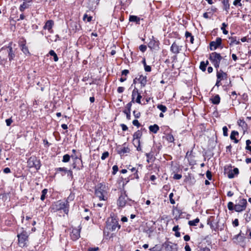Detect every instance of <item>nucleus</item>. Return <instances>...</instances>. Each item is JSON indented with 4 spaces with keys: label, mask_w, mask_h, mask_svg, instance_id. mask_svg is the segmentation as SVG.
<instances>
[{
    "label": "nucleus",
    "mask_w": 251,
    "mask_h": 251,
    "mask_svg": "<svg viewBox=\"0 0 251 251\" xmlns=\"http://www.w3.org/2000/svg\"><path fill=\"white\" fill-rule=\"evenodd\" d=\"M207 224L210 226V228L212 229H214V226L213 224L212 223V222L208 221Z\"/></svg>",
    "instance_id": "e2e57ef3"
},
{
    "label": "nucleus",
    "mask_w": 251,
    "mask_h": 251,
    "mask_svg": "<svg viewBox=\"0 0 251 251\" xmlns=\"http://www.w3.org/2000/svg\"><path fill=\"white\" fill-rule=\"evenodd\" d=\"M53 24H54V23L52 20H48L45 23V25H44V26L43 27V28L45 30L47 29V30H49V31H50L52 29Z\"/></svg>",
    "instance_id": "2eb2a0df"
},
{
    "label": "nucleus",
    "mask_w": 251,
    "mask_h": 251,
    "mask_svg": "<svg viewBox=\"0 0 251 251\" xmlns=\"http://www.w3.org/2000/svg\"><path fill=\"white\" fill-rule=\"evenodd\" d=\"M200 222V219L198 218H197L196 219L189 221L188 222V224L190 226H196Z\"/></svg>",
    "instance_id": "cd10ccee"
},
{
    "label": "nucleus",
    "mask_w": 251,
    "mask_h": 251,
    "mask_svg": "<svg viewBox=\"0 0 251 251\" xmlns=\"http://www.w3.org/2000/svg\"><path fill=\"white\" fill-rule=\"evenodd\" d=\"M208 65V61H206V62L204 61H201L200 63V68L203 72L205 71L206 68L207 66Z\"/></svg>",
    "instance_id": "a878e982"
},
{
    "label": "nucleus",
    "mask_w": 251,
    "mask_h": 251,
    "mask_svg": "<svg viewBox=\"0 0 251 251\" xmlns=\"http://www.w3.org/2000/svg\"><path fill=\"white\" fill-rule=\"evenodd\" d=\"M227 26V24H226L225 23H223L222 24V26L221 27V29L223 30V33L226 35L228 33V31L225 29V27H226Z\"/></svg>",
    "instance_id": "58836bf2"
},
{
    "label": "nucleus",
    "mask_w": 251,
    "mask_h": 251,
    "mask_svg": "<svg viewBox=\"0 0 251 251\" xmlns=\"http://www.w3.org/2000/svg\"><path fill=\"white\" fill-rule=\"evenodd\" d=\"M222 44V39L220 38H217L215 41H213L210 43V50H215L219 47Z\"/></svg>",
    "instance_id": "6e6552de"
},
{
    "label": "nucleus",
    "mask_w": 251,
    "mask_h": 251,
    "mask_svg": "<svg viewBox=\"0 0 251 251\" xmlns=\"http://www.w3.org/2000/svg\"><path fill=\"white\" fill-rule=\"evenodd\" d=\"M229 39H230V45L233 44L238 45L240 44L239 41L237 40L235 37H231V38Z\"/></svg>",
    "instance_id": "f704fd0d"
},
{
    "label": "nucleus",
    "mask_w": 251,
    "mask_h": 251,
    "mask_svg": "<svg viewBox=\"0 0 251 251\" xmlns=\"http://www.w3.org/2000/svg\"><path fill=\"white\" fill-rule=\"evenodd\" d=\"M223 135L225 136H227L228 135L227 131L228 129L226 126H225L223 127Z\"/></svg>",
    "instance_id": "09e8293b"
},
{
    "label": "nucleus",
    "mask_w": 251,
    "mask_h": 251,
    "mask_svg": "<svg viewBox=\"0 0 251 251\" xmlns=\"http://www.w3.org/2000/svg\"><path fill=\"white\" fill-rule=\"evenodd\" d=\"M124 113L126 115L127 119L130 120V111H127V110H124Z\"/></svg>",
    "instance_id": "864d4df0"
},
{
    "label": "nucleus",
    "mask_w": 251,
    "mask_h": 251,
    "mask_svg": "<svg viewBox=\"0 0 251 251\" xmlns=\"http://www.w3.org/2000/svg\"><path fill=\"white\" fill-rule=\"evenodd\" d=\"M48 192V189H44L42 191V195L41 196V200L42 201H44L46 198V195H47Z\"/></svg>",
    "instance_id": "c9c22d12"
},
{
    "label": "nucleus",
    "mask_w": 251,
    "mask_h": 251,
    "mask_svg": "<svg viewBox=\"0 0 251 251\" xmlns=\"http://www.w3.org/2000/svg\"><path fill=\"white\" fill-rule=\"evenodd\" d=\"M159 42L158 41L155 40L153 37L151 39L149 43L148 46L151 49H156L158 48Z\"/></svg>",
    "instance_id": "f8f14e48"
},
{
    "label": "nucleus",
    "mask_w": 251,
    "mask_h": 251,
    "mask_svg": "<svg viewBox=\"0 0 251 251\" xmlns=\"http://www.w3.org/2000/svg\"><path fill=\"white\" fill-rule=\"evenodd\" d=\"M25 40H24L23 43L21 45V47L22 48L21 49L25 54H29L28 48L25 46Z\"/></svg>",
    "instance_id": "412c9836"
},
{
    "label": "nucleus",
    "mask_w": 251,
    "mask_h": 251,
    "mask_svg": "<svg viewBox=\"0 0 251 251\" xmlns=\"http://www.w3.org/2000/svg\"><path fill=\"white\" fill-rule=\"evenodd\" d=\"M132 102H134L133 101H130L128 102L126 106V109L125 110H127V111H130L131 108L132 106Z\"/></svg>",
    "instance_id": "c03bdc74"
},
{
    "label": "nucleus",
    "mask_w": 251,
    "mask_h": 251,
    "mask_svg": "<svg viewBox=\"0 0 251 251\" xmlns=\"http://www.w3.org/2000/svg\"><path fill=\"white\" fill-rule=\"evenodd\" d=\"M234 226L236 227L239 226V221L237 219H235L232 222Z\"/></svg>",
    "instance_id": "052dcab7"
},
{
    "label": "nucleus",
    "mask_w": 251,
    "mask_h": 251,
    "mask_svg": "<svg viewBox=\"0 0 251 251\" xmlns=\"http://www.w3.org/2000/svg\"><path fill=\"white\" fill-rule=\"evenodd\" d=\"M182 48V46L179 45L176 42H174L172 44L170 48V50L173 53L177 54L179 53L181 50Z\"/></svg>",
    "instance_id": "1a4fd4ad"
},
{
    "label": "nucleus",
    "mask_w": 251,
    "mask_h": 251,
    "mask_svg": "<svg viewBox=\"0 0 251 251\" xmlns=\"http://www.w3.org/2000/svg\"><path fill=\"white\" fill-rule=\"evenodd\" d=\"M70 159V156L69 154H65L63 157L62 162H68L69 161Z\"/></svg>",
    "instance_id": "a19ab883"
},
{
    "label": "nucleus",
    "mask_w": 251,
    "mask_h": 251,
    "mask_svg": "<svg viewBox=\"0 0 251 251\" xmlns=\"http://www.w3.org/2000/svg\"><path fill=\"white\" fill-rule=\"evenodd\" d=\"M132 124L134 126H136L138 127L140 126V124L137 120H134L132 121Z\"/></svg>",
    "instance_id": "5fc2aeb1"
},
{
    "label": "nucleus",
    "mask_w": 251,
    "mask_h": 251,
    "mask_svg": "<svg viewBox=\"0 0 251 251\" xmlns=\"http://www.w3.org/2000/svg\"><path fill=\"white\" fill-rule=\"evenodd\" d=\"M142 136V132L141 130H138L137 131H136L133 135V144L134 146L136 147L137 150L138 151H140L141 150V148L140 147V139Z\"/></svg>",
    "instance_id": "7ed1b4c3"
},
{
    "label": "nucleus",
    "mask_w": 251,
    "mask_h": 251,
    "mask_svg": "<svg viewBox=\"0 0 251 251\" xmlns=\"http://www.w3.org/2000/svg\"><path fill=\"white\" fill-rule=\"evenodd\" d=\"M139 50L143 52H145L147 50V46L144 45H141L139 46Z\"/></svg>",
    "instance_id": "49530a36"
},
{
    "label": "nucleus",
    "mask_w": 251,
    "mask_h": 251,
    "mask_svg": "<svg viewBox=\"0 0 251 251\" xmlns=\"http://www.w3.org/2000/svg\"><path fill=\"white\" fill-rule=\"evenodd\" d=\"M147 157V161L148 162H150V160L152 158V154H151V153H148L146 154Z\"/></svg>",
    "instance_id": "4d7b16f0"
},
{
    "label": "nucleus",
    "mask_w": 251,
    "mask_h": 251,
    "mask_svg": "<svg viewBox=\"0 0 251 251\" xmlns=\"http://www.w3.org/2000/svg\"><path fill=\"white\" fill-rule=\"evenodd\" d=\"M18 237L19 246L21 247H25L27 241L28 235L27 232L23 231L21 234L18 235Z\"/></svg>",
    "instance_id": "423d86ee"
},
{
    "label": "nucleus",
    "mask_w": 251,
    "mask_h": 251,
    "mask_svg": "<svg viewBox=\"0 0 251 251\" xmlns=\"http://www.w3.org/2000/svg\"><path fill=\"white\" fill-rule=\"evenodd\" d=\"M129 151V149L127 147H121L118 148V152L119 154H123L125 153L128 152Z\"/></svg>",
    "instance_id": "aec40b11"
},
{
    "label": "nucleus",
    "mask_w": 251,
    "mask_h": 251,
    "mask_svg": "<svg viewBox=\"0 0 251 251\" xmlns=\"http://www.w3.org/2000/svg\"><path fill=\"white\" fill-rule=\"evenodd\" d=\"M144 69L146 72H150L151 70V66L149 65L144 66Z\"/></svg>",
    "instance_id": "bf43d9fd"
},
{
    "label": "nucleus",
    "mask_w": 251,
    "mask_h": 251,
    "mask_svg": "<svg viewBox=\"0 0 251 251\" xmlns=\"http://www.w3.org/2000/svg\"><path fill=\"white\" fill-rule=\"evenodd\" d=\"M29 5L27 4V3H26L25 2H24L23 4H22L20 7L19 10L21 12H23L25 9L27 8L28 7Z\"/></svg>",
    "instance_id": "2f4dec72"
},
{
    "label": "nucleus",
    "mask_w": 251,
    "mask_h": 251,
    "mask_svg": "<svg viewBox=\"0 0 251 251\" xmlns=\"http://www.w3.org/2000/svg\"><path fill=\"white\" fill-rule=\"evenodd\" d=\"M217 77L218 79V81H221L222 80L226 78L227 74L223 71L220 70L217 73Z\"/></svg>",
    "instance_id": "ddd939ff"
},
{
    "label": "nucleus",
    "mask_w": 251,
    "mask_h": 251,
    "mask_svg": "<svg viewBox=\"0 0 251 251\" xmlns=\"http://www.w3.org/2000/svg\"><path fill=\"white\" fill-rule=\"evenodd\" d=\"M130 170L132 172L134 173V177L138 179L139 178V176L137 174V170L135 168L132 167L131 169H130Z\"/></svg>",
    "instance_id": "ea45409f"
},
{
    "label": "nucleus",
    "mask_w": 251,
    "mask_h": 251,
    "mask_svg": "<svg viewBox=\"0 0 251 251\" xmlns=\"http://www.w3.org/2000/svg\"><path fill=\"white\" fill-rule=\"evenodd\" d=\"M209 60L216 68L219 67L220 61L222 59V57L220 53L216 52H212L209 57Z\"/></svg>",
    "instance_id": "f03ea898"
},
{
    "label": "nucleus",
    "mask_w": 251,
    "mask_h": 251,
    "mask_svg": "<svg viewBox=\"0 0 251 251\" xmlns=\"http://www.w3.org/2000/svg\"><path fill=\"white\" fill-rule=\"evenodd\" d=\"M55 171H56V173L62 172L64 173V174H66L67 173V172H68V170L67 169V168H64V167L57 168L55 169Z\"/></svg>",
    "instance_id": "72a5a7b5"
},
{
    "label": "nucleus",
    "mask_w": 251,
    "mask_h": 251,
    "mask_svg": "<svg viewBox=\"0 0 251 251\" xmlns=\"http://www.w3.org/2000/svg\"><path fill=\"white\" fill-rule=\"evenodd\" d=\"M185 37L187 41L189 40L191 44H193L194 40V37L193 36H192V34L190 32L186 31L185 32Z\"/></svg>",
    "instance_id": "393cba45"
},
{
    "label": "nucleus",
    "mask_w": 251,
    "mask_h": 251,
    "mask_svg": "<svg viewBox=\"0 0 251 251\" xmlns=\"http://www.w3.org/2000/svg\"><path fill=\"white\" fill-rule=\"evenodd\" d=\"M149 129L151 132L153 133H156L159 129V127L157 125L154 124L153 125L150 126Z\"/></svg>",
    "instance_id": "f3484780"
},
{
    "label": "nucleus",
    "mask_w": 251,
    "mask_h": 251,
    "mask_svg": "<svg viewBox=\"0 0 251 251\" xmlns=\"http://www.w3.org/2000/svg\"><path fill=\"white\" fill-rule=\"evenodd\" d=\"M239 174V170L238 168H234L231 172L228 174V177L229 178H232L234 177L235 175H238Z\"/></svg>",
    "instance_id": "a211bd4d"
},
{
    "label": "nucleus",
    "mask_w": 251,
    "mask_h": 251,
    "mask_svg": "<svg viewBox=\"0 0 251 251\" xmlns=\"http://www.w3.org/2000/svg\"><path fill=\"white\" fill-rule=\"evenodd\" d=\"M75 195L74 194L71 193L65 201H67V203L69 204V201H73Z\"/></svg>",
    "instance_id": "4c0bfd02"
},
{
    "label": "nucleus",
    "mask_w": 251,
    "mask_h": 251,
    "mask_svg": "<svg viewBox=\"0 0 251 251\" xmlns=\"http://www.w3.org/2000/svg\"><path fill=\"white\" fill-rule=\"evenodd\" d=\"M8 57L9 61H11L15 57V54L13 51L12 48L11 46L8 47Z\"/></svg>",
    "instance_id": "4be33fe9"
},
{
    "label": "nucleus",
    "mask_w": 251,
    "mask_h": 251,
    "mask_svg": "<svg viewBox=\"0 0 251 251\" xmlns=\"http://www.w3.org/2000/svg\"><path fill=\"white\" fill-rule=\"evenodd\" d=\"M174 196V194L173 193H171L169 195V199H170V202L171 204H175V200L173 199V197Z\"/></svg>",
    "instance_id": "8fccbe9b"
},
{
    "label": "nucleus",
    "mask_w": 251,
    "mask_h": 251,
    "mask_svg": "<svg viewBox=\"0 0 251 251\" xmlns=\"http://www.w3.org/2000/svg\"><path fill=\"white\" fill-rule=\"evenodd\" d=\"M182 177V176L180 174H175L173 178L175 179H180Z\"/></svg>",
    "instance_id": "13d9d810"
},
{
    "label": "nucleus",
    "mask_w": 251,
    "mask_h": 251,
    "mask_svg": "<svg viewBox=\"0 0 251 251\" xmlns=\"http://www.w3.org/2000/svg\"><path fill=\"white\" fill-rule=\"evenodd\" d=\"M69 204L67 203V201H59L52 205L51 209L53 212L63 210L66 214H68L69 211Z\"/></svg>",
    "instance_id": "f257e3e1"
},
{
    "label": "nucleus",
    "mask_w": 251,
    "mask_h": 251,
    "mask_svg": "<svg viewBox=\"0 0 251 251\" xmlns=\"http://www.w3.org/2000/svg\"><path fill=\"white\" fill-rule=\"evenodd\" d=\"M129 73V71L128 70H124L122 72V75H126Z\"/></svg>",
    "instance_id": "338daca9"
},
{
    "label": "nucleus",
    "mask_w": 251,
    "mask_h": 251,
    "mask_svg": "<svg viewBox=\"0 0 251 251\" xmlns=\"http://www.w3.org/2000/svg\"><path fill=\"white\" fill-rule=\"evenodd\" d=\"M234 205L233 203L231 201L227 203V208L229 210H234Z\"/></svg>",
    "instance_id": "37998d69"
},
{
    "label": "nucleus",
    "mask_w": 251,
    "mask_h": 251,
    "mask_svg": "<svg viewBox=\"0 0 251 251\" xmlns=\"http://www.w3.org/2000/svg\"><path fill=\"white\" fill-rule=\"evenodd\" d=\"M142 98V96L141 95H140V93H139L138 94V95L136 97V100L135 101L139 103V104H140L141 103V99Z\"/></svg>",
    "instance_id": "3c124183"
},
{
    "label": "nucleus",
    "mask_w": 251,
    "mask_h": 251,
    "mask_svg": "<svg viewBox=\"0 0 251 251\" xmlns=\"http://www.w3.org/2000/svg\"><path fill=\"white\" fill-rule=\"evenodd\" d=\"M139 91H138V90L135 88L132 91V101H133L134 102V100L135 98L136 97H137V96L138 95V94H139Z\"/></svg>",
    "instance_id": "7c9ffc66"
},
{
    "label": "nucleus",
    "mask_w": 251,
    "mask_h": 251,
    "mask_svg": "<svg viewBox=\"0 0 251 251\" xmlns=\"http://www.w3.org/2000/svg\"><path fill=\"white\" fill-rule=\"evenodd\" d=\"M125 90V88L123 87H119L117 89V92L119 93H123Z\"/></svg>",
    "instance_id": "680f3d73"
},
{
    "label": "nucleus",
    "mask_w": 251,
    "mask_h": 251,
    "mask_svg": "<svg viewBox=\"0 0 251 251\" xmlns=\"http://www.w3.org/2000/svg\"><path fill=\"white\" fill-rule=\"evenodd\" d=\"M133 115L136 118H139L140 116H141V113L140 112H138L137 111H135L134 110L133 112Z\"/></svg>",
    "instance_id": "de8ad7c7"
},
{
    "label": "nucleus",
    "mask_w": 251,
    "mask_h": 251,
    "mask_svg": "<svg viewBox=\"0 0 251 251\" xmlns=\"http://www.w3.org/2000/svg\"><path fill=\"white\" fill-rule=\"evenodd\" d=\"M126 196L125 194H122L119 198L117 204L121 207L125 206L126 202Z\"/></svg>",
    "instance_id": "9b49d317"
},
{
    "label": "nucleus",
    "mask_w": 251,
    "mask_h": 251,
    "mask_svg": "<svg viewBox=\"0 0 251 251\" xmlns=\"http://www.w3.org/2000/svg\"><path fill=\"white\" fill-rule=\"evenodd\" d=\"M129 20L130 22H135L136 24H139L140 19L136 16L131 15L130 16Z\"/></svg>",
    "instance_id": "b1692460"
},
{
    "label": "nucleus",
    "mask_w": 251,
    "mask_h": 251,
    "mask_svg": "<svg viewBox=\"0 0 251 251\" xmlns=\"http://www.w3.org/2000/svg\"><path fill=\"white\" fill-rule=\"evenodd\" d=\"M112 170H113L112 174L115 175L118 171V166L117 165L113 166L112 167Z\"/></svg>",
    "instance_id": "603ef678"
},
{
    "label": "nucleus",
    "mask_w": 251,
    "mask_h": 251,
    "mask_svg": "<svg viewBox=\"0 0 251 251\" xmlns=\"http://www.w3.org/2000/svg\"><path fill=\"white\" fill-rule=\"evenodd\" d=\"M49 54L53 57V60L55 62H57L58 60V56L53 50H50L49 51Z\"/></svg>",
    "instance_id": "c756f323"
},
{
    "label": "nucleus",
    "mask_w": 251,
    "mask_h": 251,
    "mask_svg": "<svg viewBox=\"0 0 251 251\" xmlns=\"http://www.w3.org/2000/svg\"><path fill=\"white\" fill-rule=\"evenodd\" d=\"M206 176L207 178L209 180H211V178H212V175H211V173L209 171H207L206 172Z\"/></svg>",
    "instance_id": "6e6d98bb"
},
{
    "label": "nucleus",
    "mask_w": 251,
    "mask_h": 251,
    "mask_svg": "<svg viewBox=\"0 0 251 251\" xmlns=\"http://www.w3.org/2000/svg\"><path fill=\"white\" fill-rule=\"evenodd\" d=\"M72 239L75 241L80 237V229L77 228H73L70 234Z\"/></svg>",
    "instance_id": "9d476101"
},
{
    "label": "nucleus",
    "mask_w": 251,
    "mask_h": 251,
    "mask_svg": "<svg viewBox=\"0 0 251 251\" xmlns=\"http://www.w3.org/2000/svg\"><path fill=\"white\" fill-rule=\"evenodd\" d=\"M108 156H109V152L108 151H105L102 153V154L101 156V159L102 160H104L107 157H108Z\"/></svg>",
    "instance_id": "a18cd8bd"
},
{
    "label": "nucleus",
    "mask_w": 251,
    "mask_h": 251,
    "mask_svg": "<svg viewBox=\"0 0 251 251\" xmlns=\"http://www.w3.org/2000/svg\"><path fill=\"white\" fill-rule=\"evenodd\" d=\"M185 251H191L190 246L187 244L185 246Z\"/></svg>",
    "instance_id": "774afa93"
},
{
    "label": "nucleus",
    "mask_w": 251,
    "mask_h": 251,
    "mask_svg": "<svg viewBox=\"0 0 251 251\" xmlns=\"http://www.w3.org/2000/svg\"><path fill=\"white\" fill-rule=\"evenodd\" d=\"M247 204V200L245 199H241L239 200V203L234 205V210L238 212H242L245 210Z\"/></svg>",
    "instance_id": "39448f33"
},
{
    "label": "nucleus",
    "mask_w": 251,
    "mask_h": 251,
    "mask_svg": "<svg viewBox=\"0 0 251 251\" xmlns=\"http://www.w3.org/2000/svg\"><path fill=\"white\" fill-rule=\"evenodd\" d=\"M95 194L99 198L100 200L105 201L106 200L105 197L106 195V192L101 187H100L96 190Z\"/></svg>",
    "instance_id": "0eeeda50"
},
{
    "label": "nucleus",
    "mask_w": 251,
    "mask_h": 251,
    "mask_svg": "<svg viewBox=\"0 0 251 251\" xmlns=\"http://www.w3.org/2000/svg\"><path fill=\"white\" fill-rule=\"evenodd\" d=\"M27 163L29 168H35L36 170L39 169L41 166L39 160L35 156L30 157Z\"/></svg>",
    "instance_id": "20e7f679"
},
{
    "label": "nucleus",
    "mask_w": 251,
    "mask_h": 251,
    "mask_svg": "<svg viewBox=\"0 0 251 251\" xmlns=\"http://www.w3.org/2000/svg\"><path fill=\"white\" fill-rule=\"evenodd\" d=\"M121 126L123 131H126L128 129L127 126L125 124H122Z\"/></svg>",
    "instance_id": "69168bd1"
},
{
    "label": "nucleus",
    "mask_w": 251,
    "mask_h": 251,
    "mask_svg": "<svg viewBox=\"0 0 251 251\" xmlns=\"http://www.w3.org/2000/svg\"><path fill=\"white\" fill-rule=\"evenodd\" d=\"M166 139L169 142H173L174 141V136L171 134H168L166 135Z\"/></svg>",
    "instance_id": "473e14b6"
},
{
    "label": "nucleus",
    "mask_w": 251,
    "mask_h": 251,
    "mask_svg": "<svg viewBox=\"0 0 251 251\" xmlns=\"http://www.w3.org/2000/svg\"><path fill=\"white\" fill-rule=\"evenodd\" d=\"M136 79H137L139 81L142 87L145 86L147 82L146 76L140 75L138 78H136Z\"/></svg>",
    "instance_id": "4468645a"
},
{
    "label": "nucleus",
    "mask_w": 251,
    "mask_h": 251,
    "mask_svg": "<svg viewBox=\"0 0 251 251\" xmlns=\"http://www.w3.org/2000/svg\"><path fill=\"white\" fill-rule=\"evenodd\" d=\"M121 227L120 225L119 224L118 222L117 221L112 220V225L110 228L111 231H114L116 229H119Z\"/></svg>",
    "instance_id": "dca6fc26"
},
{
    "label": "nucleus",
    "mask_w": 251,
    "mask_h": 251,
    "mask_svg": "<svg viewBox=\"0 0 251 251\" xmlns=\"http://www.w3.org/2000/svg\"><path fill=\"white\" fill-rule=\"evenodd\" d=\"M238 134H239L238 132L237 131H234V130L232 131L231 133L230 138L231 140H234V142L235 143H237L239 142L238 140H237L235 138V136L238 135Z\"/></svg>",
    "instance_id": "5701e85b"
},
{
    "label": "nucleus",
    "mask_w": 251,
    "mask_h": 251,
    "mask_svg": "<svg viewBox=\"0 0 251 251\" xmlns=\"http://www.w3.org/2000/svg\"><path fill=\"white\" fill-rule=\"evenodd\" d=\"M157 108H158L160 110H161L162 112H165L167 111V107L166 106L163 105L162 104H158L157 106Z\"/></svg>",
    "instance_id": "e433bc0d"
},
{
    "label": "nucleus",
    "mask_w": 251,
    "mask_h": 251,
    "mask_svg": "<svg viewBox=\"0 0 251 251\" xmlns=\"http://www.w3.org/2000/svg\"><path fill=\"white\" fill-rule=\"evenodd\" d=\"M241 0H235L233 2V4L234 5H239V6H241Z\"/></svg>",
    "instance_id": "0e129e2a"
},
{
    "label": "nucleus",
    "mask_w": 251,
    "mask_h": 251,
    "mask_svg": "<svg viewBox=\"0 0 251 251\" xmlns=\"http://www.w3.org/2000/svg\"><path fill=\"white\" fill-rule=\"evenodd\" d=\"M222 3L224 5V9L228 12L229 9V0H223Z\"/></svg>",
    "instance_id": "bb28decb"
},
{
    "label": "nucleus",
    "mask_w": 251,
    "mask_h": 251,
    "mask_svg": "<svg viewBox=\"0 0 251 251\" xmlns=\"http://www.w3.org/2000/svg\"><path fill=\"white\" fill-rule=\"evenodd\" d=\"M220 100L221 99L219 95H216L210 99L212 103L214 104H218L220 102Z\"/></svg>",
    "instance_id": "6ab92c4d"
},
{
    "label": "nucleus",
    "mask_w": 251,
    "mask_h": 251,
    "mask_svg": "<svg viewBox=\"0 0 251 251\" xmlns=\"http://www.w3.org/2000/svg\"><path fill=\"white\" fill-rule=\"evenodd\" d=\"M92 19V17L90 16H88L87 14H85L83 16V19L84 21L87 20V22H90L91 21Z\"/></svg>",
    "instance_id": "79ce46f5"
},
{
    "label": "nucleus",
    "mask_w": 251,
    "mask_h": 251,
    "mask_svg": "<svg viewBox=\"0 0 251 251\" xmlns=\"http://www.w3.org/2000/svg\"><path fill=\"white\" fill-rule=\"evenodd\" d=\"M238 124L240 126H241L243 128H246L247 126V124L243 119H239L238 121Z\"/></svg>",
    "instance_id": "c85d7f7f"
}]
</instances>
